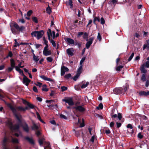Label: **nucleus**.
<instances>
[{
	"label": "nucleus",
	"mask_w": 149,
	"mask_h": 149,
	"mask_svg": "<svg viewBox=\"0 0 149 149\" xmlns=\"http://www.w3.org/2000/svg\"><path fill=\"white\" fill-rule=\"evenodd\" d=\"M73 108L75 109L77 111H79L81 112H83L85 111V109L83 105L75 106L73 107Z\"/></svg>",
	"instance_id": "1a4fd4ad"
},
{
	"label": "nucleus",
	"mask_w": 149,
	"mask_h": 149,
	"mask_svg": "<svg viewBox=\"0 0 149 149\" xmlns=\"http://www.w3.org/2000/svg\"><path fill=\"white\" fill-rule=\"evenodd\" d=\"M60 118H63L65 119H67V117L65 115H64L63 114H61L60 115Z\"/></svg>",
	"instance_id": "a18cd8bd"
},
{
	"label": "nucleus",
	"mask_w": 149,
	"mask_h": 149,
	"mask_svg": "<svg viewBox=\"0 0 149 149\" xmlns=\"http://www.w3.org/2000/svg\"><path fill=\"white\" fill-rule=\"evenodd\" d=\"M65 40L68 45H73L74 43V40L70 38H65Z\"/></svg>",
	"instance_id": "f8f14e48"
},
{
	"label": "nucleus",
	"mask_w": 149,
	"mask_h": 149,
	"mask_svg": "<svg viewBox=\"0 0 149 149\" xmlns=\"http://www.w3.org/2000/svg\"><path fill=\"white\" fill-rule=\"evenodd\" d=\"M38 126L36 124L34 123H33V125L31 127L32 129L33 130H37L38 129Z\"/></svg>",
	"instance_id": "5701e85b"
},
{
	"label": "nucleus",
	"mask_w": 149,
	"mask_h": 149,
	"mask_svg": "<svg viewBox=\"0 0 149 149\" xmlns=\"http://www.w3.org/2000/svg\"><path fill=\"white\" fill-rule=\"evenodd\" d=\"M68 71L69 69L67 67L64 65H62L61 69V76L64 75L65 72Z\"/></svg>",
	"instance_id": "6e6552de"
},
{
	"label": "nucleus",
	"mask_w": 149,
	"mask_h": 149,
	"mask_svg": "<svg viewBox=\"0 0 149 149\" xmlns=\"http://www.w3.org/2000/svg\"><path fill=\"white\" fill-rule=\"evenodd\" d=\"M7 105L12 111L15 117L18 120V123L14 125H13L12 123L9 122V125L10 129L14 131H18L19 127L22 125V121L21 119L22 116L20 114L17 113V109L19 111H24V107L21 106L18 107L17 109H15L10 104H8Z\"/></svg>",
	"instance_id": "f257e3e1"
},
{
	"label": "nucleus",
	"mask_w": 149,
	"mask_h": 149,
	"mask_svg": "<svg viewBox=\"0 0 149 149\" xmlns=\"http://www.w3.org/2000/svg\"><path fill=\"white\" fill-rule=\"evenodd\" d=\"M71 77V74H68L65 75L64 78L66 79H68Z\"/></svg>",
	"instance_id": "79ce46f5"
},
{
	"label": "nucleus",
	"mask_w": 149,
	"mask_h": 149,
	"mask_svg": "<svg viewBox=\"0 0 149 149\" xmlns=\"http://www.w3.org/2000/svg\"><path fill=\"white\" fill-rule=\"evenodd\" d=\"M8 141V139L6 136H5L2 141L3 145L4 146H6V143Z\"/></svg>",
	"instance_id": "f3484780"
},
{
	"label": "nucleus",
	"mask_w": 149,
	"mask_h": 149,
	"mask_svg": "<svg viewBox=\"0 0 149 149\" xmlns=\"http://www.w3.org/2000/svg\"><path fill=\"white\" fill-rule=\"evenodd\" d=\"M24 130L26 132H28L29 131V128L28 125L25 123L22 126Z\"/></svg>",
	"instance_id": "a211bd4d"
},
{
	"label": "nucleus",
	"mask_w": 149,
	"mask_h": 149,
	"mask_svg": "<svg viewBox=\"0 0 149 149\" xmlns=\"http://www.w3.org/2000/svg\"><path fill=\"white\" fill-rule=\"evenodd\" d=\"M72 0H69V1L68 4V5L70 6V8H72L73 7Z\"/></svg>",
	"instance_id": "f704fd0d"
},
{
	"label": "nucleus",
	"mask_w": 149,
	"mask_h": 149,
	"mask_svg": "<svg viewBox=\"0 0 149 149\" xmlns=\"http://www.w3.org/2000/svg\"><path fill=\"white\" fill-rule=\"evenodd\" d=\"M97 38L98 40H99V41H100L102 39V37L100 34L99 33H98V35L97 36Z\"/></svg>",
	"instance_id": "49530a36"
},
{
	"label": "nucleus",
	"mask_w": 149,
	"mask_h": 149,
	"mask_svg": "<svg viewBox=\"0 0 149 149\" xmlns=\"http://www.w3.org/2000/svg\"><path fill=\"white\" fill-rule=\"evenodd\" d=\"M61 89L62 91H63L66 90L67 88L66 87L63 86L61 87Z\"/></svg>",
	"instance_id": "864d4df0"
},
{
	"label": "nucleus",
	"mask_w": 149,
	"mask_h": 149,
	"mask_svg": "<svg viewBox=\"0 0 149 149\" xmlns=\"http://www.w3.org/2000/svg\"><path fill=\"white\" fill-rule=\"evenodd\" d=\"M123 87L124 91L125 92L128 88L129 86L127 84H126L124 86H123Z\"/></svg>",
	"instance_id": "c9c22d12"
},
{
	"label": "nucleus",
	"mask_w": 149,
	"mask_h": 149,
	"mask_svg": "<svg viewBox=\"0 0 149 149\" xmlns=\"http://www.w3.org/2000/svg\"><path fill=\"white\" fill-rule=\"evenodd\" d=\"M47 61L49 62H52L53 61V58L52 57H49L46 58Z\"/></svg>",
	"instance_id": "72a5a7b5"
},
{
	"label": "nucleus",
	"mask_w": 149,
	"mask_h": 149,
	"mask_svg": "<svg viewBox=\"0 0 149 149\" xmlns=\"http://www.w3.org/2000/svg\"><path fill=\"white\" fill-rule=\"evenodd\" d=\"M14 41H15V47H16L17 46H19V44L18 43V42H17V40L16 39H15Z\"/></svg>",
	"instance_id": "0e129e2a"
},
{
	"label": "nucleus",
	"mask_w": 149,
	"mask_h": 149,
	"mask_svg": "<svg viewBox=\"0 0 149 149\" xmlns=\"http://www.w3.org/2000/svg\"><path fill=\"white\" fill-rule=\"evenodd\" d=\"M145 66L147 68H149V61H147L145 64Z\"/></svg>",
	"instance_id": "bf43d9fd"
},
{
	"label": "nucleus",
	"mask_w": 149,
	"mask_h": 149,
	"mask_svg": "<svg viewBox=\"0 0 149 149\" xmlns=\"http://www.w3.org/2000/svg\"><path fill=\"white\" fill-rule=\"evenodd\" d=\"M138 138H139L140 139H142L143 137V136L142 134H141V133H139L138 135Z\"/></svg>",
	"instance_id": "5fc2aeb1"
},
{
	"label": "nucleus",
	"mask_w": 149,
	"mask_h": 149,
	"mask_svg": "<svg viewBox=\"0 0 149 149\" xmlns=\"http://www.w3.org/2000/svg\"><path fill=\"white\" fill-rule=\"evenodd\" d=\"M23 79L22 82L23 84H25L26 86H28L29 83L30 82L31 80H29L26 76L24 75Z\"/></svg>",
	"instance_id": "9d476101"
},
{
	"label": "nucleus",
	"mask_w": 149,
	"mask_h": 149,
	"mask_svg": "<svg viewBox=\"0 0 149 149\" xmlns=\"http://www.w3.org/2000/svg\"><path fill=\"white\" fill-rule=\"evenodd\" d=\"M92 44V43H91V42H90L88 41V42L86 45V49H88L89 48L90 46Z\"/></svg>",
	"instance_id": "7c9ffc66"
},
{
	"label": "nucleus",
	"mask_w": 149,
	"mask_h": 149,
	"mask_svg": "<svg viewBox=\"0 0 149 149\" xmlns=\"http://www.w3.org/2000/svg\"><path fill=\"white\" fill-rule=\"evenodd\" d=\"M24 139L31 144H34V142L32 138H29L28 136H26L24 138Z\"/></svg>",
	"instance_id": "dca6fc26"
},
{
	"label": "nucleus",
	"mask_w": 149,
	"mask_h": 149,
	"mask_svg": "<svg viewBox=\"0 0 149 149\" xmlns=\"http://www.w3.org/2000/svg\"><path fill=\"white\" fill-rule=\"evenodd\" d=\"M127 128H130L131 129H132L133 128V127L132 125L131 124H128L127 126Z\"/></svg>",
	"instance_id": "052dcab7"
},
{
	"label": "nucleus",
	"mask_w": 149,
	"mask_h": 149,
	"mask_svg": "<svg viewBox=\"0 0 149 149\" xmlns=\"http://www.w3.org/2000/svg\"><path fill=\"white\" fill-rule=\"evenodd\" d=\"M82 67V65H80V66L79 67L77 70V74H79V75H80L81 72Z\"/></svg>",
	"instance_id": "393cba45"
},
{
	"label": "nucleus",
	"mask_w": 149,
	"mask_h": 149,
	"mask_svg": "<svg viewBox=\"0 0 149 149\" xmlns=\"http://www.w3.org/2000/svg\"><path fill=\"white\" fill-rule=\"evenodd\" d=\"M113 91L115 94H120L122 93V88L121 87L116 88L113 90Z\"/></svg>",
	"instance_id": "9b49d317"
},
{
	"label": "nucleus",
	"mask_w": 149,
	"mask_h": 149,
	"mask_svg": "<svg viewBox=\"0 0 149 149\" xmlns=\"http://www.w3.org/2000/svg\"><path fill=\"white\" fill-rule=\"evenodd\" d=\"M89 84V82L88 81L86 82L85 84H83L81 86L82 88H84L86 87Z\"/></svg>",
	"instance_id": "473e14b6"
},
{
	"label": "nucleus",
	"mask_w": 149,
	"mask_h": 149,
	"mask_svg": "<svg viewBox=\"0 0 149 149\" xmlns=\"http://www.w3.org/2000/svg\"><path fill=\"white\" fill-rule=\"evenodd\" d=\"M38 142L40 146H41L42 144H44L45 146L44 147L49 148L50 147L49 143L48 142H46L45 139L43 138L40 139H39Z\"/></svg>",
	"instance_id": "7ed1b4c3"
},
{
	"label": "nucleus",
	"mask_w": 149,
	"mask_h": 149,
	"mask_svg": "<svg viewBox=\"0 0 149 149\" xmlns=\"http://www.w3.org/2000/svg\"><path fill=\"white\" fill-rule=\"evenodd\" d=\"M32 11L31 10H30L28 11L26 15L28 17H29L32 13Z\"/></svg>",
	"instance_id": "37998d69"
},
{
	"label": "nucleus",
	"mask_w": 149,
	"mask_h": 149,
	"mask_svg": "<svg viewBox=\"0 0 149 149\" xmlns=\"http://www.w3.org/2000/svg\"><path fill=\"white\" fill-rule=\"evenodd\" d=\"M82 123H81V119H79L78 120V123L79 124H80V127H82L84 126V121L83 119H82Z\"/></svg>",
	"instance_id": "b1692460"
},
{
	"label": "nucleus",
	"mask_w": 149,
	"mask_h": 149,
	"mask_svg": "<svg viewBox=\"0 0 149 149\" xmlns=\"http://www.w3.org/2000/svg\"><path fill=\"white\" fill-rule=\"evenodd\" d=\"M42 91H48V89L47 88V86L45 84L43 85L42 86Z\"/></svg>",
	"instance_id": "c85d7f7f"
},
{
	"label": "nucleus",
	"mask_w": 149,
	"mask_h": 149,
	"mask_svg": "<svg viewBox=\"0 0 149 149\" xmlns=\"http://www.w3.org/2000/svg\"><path fill=\"white\" fill-rule=\"evenodd\" d=\"M46 11L47 13L49 14H50L51 13L52 10L50 7L49 6H48V7L46 9Z\"/></svg>",
	"instance_id": "cd10ccee"
},
{
	"label": "nucleus",
	"mask_w": 149,
	"mask_h": 149,
	"mask_svg": "<svg viewBox=\"0 0 149 149\" xmlns=\"http://www.w3.org/2000/svg\"><path fill=\"white\" fill-rule=\"evenodd\" d=\"M103 106L102 104V103L100 104L99 105V106L97 107V108L99 109V108H100L101 109H102L103 108Z\"/></svg>",
	"instance_id": "3c124183"
},
{
	"label": "nucleus",
	"mask_w": 149,
	"mask_h": 149,
	"mask_svg": "<svg viewBox=\"0 0 149 149\" xmlns=\"http://www.w3.org/2000/svg\"><path fill=\"white\" fill-rule=\"evenodd\" d=\"M43 53L44 55L47 56L51 54V51L48 50L46 51H43Z\"/></svg>",
	"instance_id": "6ab92c4d"
},
{
	"label": "nucleus",
	"mask_w": 149,
	"mask_h": 149,
	"mask_svg": "<svg viewBox=\"0 0 149 149\" xmlns=\"http://www.w3.org/2000/svg\"><path fill=\"white\" fill-rule=\"evenodd\" d=\"M47 36L48 39L50 40V37H52L53 38H54L55 37V31H53L52 33L51 30L48 29V31H47Z\"/></svg>",
	"instance_id": "0eeeda50"
},
{
	"label": "nucleus",
	"mask_w": 149,
	"mask_h": 149,
	"mask_svg": "<svg viewBox=\"0 0 149 149\" xmlns=\"http://www.w3.org/2000/svg\"><path fill=\"white\" fill-rule=\"evenodd\" d=\"M27 105L31 109H33L34 107V106L32 104H31L29 102L27 103Z\"/></svg>",
	"instance_id": "a19ab883"
},
{
	"label": "nucleus",
	"mask_w": 149,
	"mask_h": 149,
	"mask_svg": "<svg viewBox=\"0 0 149 149\" xmlns=\"http://www.w3.org/2000/svg\"><path fill=\"white\" fill-rule=\"evenodd\" d=\"M79 76L80 75L79 74H76V75L73 78V80L74 81H76Z\"/></svg>",
	"instance_id": "8fccbe9b"
},
{
	"label": "nucleus",
	"mask_w": 149,
	"mask_h": 149,
	"mask_svg": "<svg viewBox=\"0 0 149 149\" xmlns=\"http://www.w3.org/2000/svg\"><path fill=\"white\" fill-rule=\"evenodd\" d=\"M101 23L102 24H103L105 23V21L103 17L101 18L100 19Z\"/></svg>",
	"instance_id": "6e6d98bb"
},
{
	"label": "nucleus",
	"mask_w": 149,
	"mask_h": 149,
	"mask_svg": "<svg viewBox=\"0 0 149 149\" xmlns=\"http://www.w3.org/2000/svg\"><path fill=\"white\" fill-rule=\"evenodd\" d=\"M96 138V136L95 135H93L92 137L91 138V139L90 140V142H91L92 143H93L94 142V140Z\"/></svg>",
	"instance_id": "c756f323"
},
{
	"label": "nucleus",
	"mask_w": 149,
	"mask_h": 149,
	"mask_svg": "<svg viewBox=\"0 0 149 149\" xmlns=\"http://www.w3.org/2000/svg\"><path fill=\"white\" fill-rule=\"evenodd\" d=\"M74 51V49L73 48H69L66 50L67 53L68 55L70 56L73 55V52Z\"/></svg>",
	"instance_id": "ddd939ff"
},
{
	"label": "nucleus",
	"mask_w": 149,
	"mask_h": 149,
	"mask_svg": "<svg viewBox=\"0 0 149 149\" xmlns=\"http://www.w3.org/2000/svg\"><path fill=\"white\" fill-rule=\"evenodd\" d=\"M40 78L42 79L43 80L46 81H52L53 80L48 77H46L44 75H40L39 76Z\"/></svg>",
	"instance_id": "4468645a"
},
{
	"label": "nucleus",
	"mask_w": 149,
	"mask_h": 149,
	"mask_svg": "<svg viewBox=\"0 0 149 149\" xmlns=\"http://www.w3.org/2000/svg\"><path fill=\"white\" fill-rule=\"evenodd\" d=\"M94 39V37H92L90 38L88 42H90L91 43H92L93 40Z\"/></svg>",
	"instance_id": "e2e57ef3"
},
{
	"label": "nucleus",
	"mask_w": 149,
	"mask_h": 149,
	"mask_svg": "<svg viewBox=\"0 0 149 149\" xmlns=\"http://www.w3.org/2000/svg\"><path fill=\"white\" fill-rule=\"evenodd\" d=\"M117 127L119 128L121 125V124L118 121L116 122Z\"/></svg>",
	"instance_id": "c03bdc74"
},
{
	"label": "nucleus",
	"mask_w": 149,
	"mask_h": 149,
	"mask_svg": "<svg viewBox=\"0 0 149 149\" xmlns=\"http://www.w3.org/2000/svg\"><path fill=\"white\" fill-rule=\"evenodd\" d=\"M11 30L13 33V34H15L17 33L15 29H14L11 28Z\"/></svg>",
	"instance_id": "69168bd1"
},
{
	"label": "nucleus",
	"mask_w": 149,
	"mask_h": 149,
	"mask_svg": "<svg viewBox=\"0 0 149 149\" xmlns=\"http://www.w3.org/2000/svg\"><path fill=\"white\" fill-rule=\"evenodd\" d=\"M62 101L65 102V103H68L70 106H72L74 104V102L72 97L68 98L67 99H64Z\"/></svg>",
	"instance_id": "423d86ee"
},
{
	"label": "nucleus",
	"mask_w": 149,
	"mask_h": 149,
	"mask_svg": "<svg viewBox=\"0 0 149 149\" xmlns=\"http://www.w3.org/2000/svg\"><path fill=\"white\" fill-rule=\"evenodd\" d=\"M33 60L36 62H38L39 60L38 56H36L34 53H33Z\"/></svg>",
	"instance_id": "412c9836"
},
{
	"label": "nucleus",
	"mask_w": 149,
	"mask_h": 149,
	"mask_svg": "<svg viewBox=\"0 0 149 149\" xmlns=\"http://www.w3.org/2000/svg\"><path fill=\"white\" fill-rule=\"evenodd\" d=\"M123 66L122 65H120L116 68V70L117 71H120V69L123 68Z\"/></svg>",
	"instance_id": "ea45409f"
},
{
	"label": "nucleus",
	"mask_w": 149,
	"mask_h": 149,
	"mask_svg": "<svg viewBox=\"0 0 149 149\" xmlns=\"http://www.w3.org/2000/svg\"><path fill=\"white\" fill-rule=\"evenodd\" d=\"M50 42L52 44L53 46L54 47H55L56 46V44L55 42L53 40H50Z\"/></svg>",
	"instance_id": "58836bf2"
},
{
	"label": "nucleus",
	"mask_w": 149,
	"mask_h": 149,
	"mask_svg": "<svg viewBox=\"0 0 149 149\" xmlns=\"http://www.w3.org/2000/svg\"><path fill=\"white\" fill-rule=\"evenodd\" d=\"M11 141L13 143H18L19 141L18 140L16 139H14L12 138L11 140Z\"/></svg>",
	"instance_id": "2f4dec72"
},
{
	"label": "nucleus",
	"mask_w": 149,
	"mask_h": 149,
	"mask_svg": "<svg viewBox=\"0 0 149 149\" xmlns=\"http://www.w3.org/2000/svg\"><path fill=\"white\" fill-rule=\"evenodd\" d=\"M36 85L39 87H40L42 85V84L39 82H37V84H36Z\"/></svg>",
	"instance_id": "774afa93"
},
{
	"label": "nucleus",
	"mask_w": 149,
	"mask_h": 149,
	"mask_svg": "<svg viewBox=\"0 0 149 149\" xmlns=\"http://www.w3.org/2000/svg\"><path fill=\"white\" fill-rule=\"evenodd\" d=\"M44 33V31L43 30L40 31H35L31 33V35L32 36L36 37L37 39L38 40L42 37Z\"/></svg>",
	"instance_id": "f03ea898"
},
{
	"label": "nucleus",
	"mask_w": 149,
	"mask_h": 149,
	"mask_svg": "<svg viewBox=\"0 0 149 149\" xmlns=\"http://www.w3.org/2000/svg\"><path fill=\"white\" fill-rule=\"evenodd\" d=\"M144 67L145 65L144 64L142 65L141 68L140 70L142 73H146L147 71L145 69Z\"/></svg>",
	"instance_id": "4be33fe9"
},
{
	"label": "nucleus",
	"mask_w": 149,
	"mask_h": 149,
	"mask_svg": "<svg viewBox=\"0 0 149 149\" xmlns=\"http://www.w3.org/2000/svg\"><path fill=\"white\" fill-rule=\"evenodd\" d=\"M19 22H21L22 24L24 23L25 22V21L23 19H19Z\"/></svg>",
	"instance_id": "338daca9"
},
{
	"label": "nucleus",
	"mask_w": 149,
	"mask_h": 149,
	"mask_svg": "<svg viewBox=\"0 0 149 149\" xmlns=\"http://www.w3.org/2000/svg\"><path fill=\"white\" fill-rule=\"evenodd\" d=\"M33 90L35 92L37 93L38 92V89L36 86H34L33 87Z\"/></svg>",
	"instance_id": "4d7b16f0"
},
{
	"label": "nucleus",
	"mask_w": 149,
	"mask_h": 149,
	"mask_svg": "<svg viewBox=\"0 0 149 149\" xmlns=\"http://www.w3.org/2000/svg\"><path fill=\"white\" fill-rule=\"evenodd\" d=\"M10 61V65L11 67L13 68L15 67V63L14 60L13 59H11Z\"/></svg>",
	"instance_id": "bb28decb"
},
{
	"label": "nucleus",
	"mask_w": 149,
	"mask_h": 149,
	"mask_svg": "<svg viewBox=\"0 0 149 149\" xmlns=\"http://www.w3.org/2000/svg\"><path fill=\"white\" fill-rule=\"evenodd\" d=\"M15 68L16 70L19 72L21 75L22 76H24V74H23V71L20 69V68H18V66H16Z\"/></svg>",
	"instance_id": "aec40b11"
},
{
	"label": "nucleus",
	"mask_w": 149,
	"mask_h": 149,
	"mask_svg": "<svg viewBox=\"0 0 149 149\" xmlns=\"http://www.w3.org/2000/svg\"><path fill=\"white\" fill-rule=\"evenodd\" d=\"M100 18L98 17H95L94 19V23H95V22L96 21L99 22L100 21Z\"/></svg>",
	"instance_id": "09e8293b"
},
{
	"label": "nucleus",
	"mask_w": 149,
	"mask_h": 149,
	"mask_svg": "<svg viewBox=\"0 0 149 149\" xmlns=\"http://www.w3.org/2000/svg\"><path fill=\"white\" fill-rule=\"evenodd\" d=\"M141 80L143 81H146V77L145 74H142L141 78Z\"/></svg>",
	"instance_id": "de8ad7c7"
},
{
	"label": "nucleus",
	"mask_w": 149,
	"mask_h": 149,
	"mask_svg": "<svg viewBox=\"0 0 149 149\" xmlns=\"http://www.w3.org/2000/svg\"><path fill=\"white\" fill-rule=\"evenodd\" d=\"M111 116L113 120L115 121H116V120H118L119 121L122 118V114L120 113H118V116L116 114L114 115L111 114Z\"/></svg>",
	"instance_id": "20e7f679"
},
{
	"label": "nucleus",
	"mask_w": 149,
	"mask_h": 149,
	"mask_svg": "<svg viewBox=\"0 0 149 149\" xmlns=\"http://www.w3.org/2000/svg\"><path fill=\"white\" fill-rule=\"evenodd\" d=\"M13 26L16 29L19 30V31L21 32H22L25 30V27L22 26L20 27L16 23H15Z\"/></svg>",
	"instance_id": "39448f33"
},
{
	"label": "nucleus",
	"mask_w": 149,
	"mask_h": 149,
	"mask_svg": "<svg viewBox=\"0 0 149 149\" xmlns=\"http://www.w3.org/2000/svg\"><path fill=\"white\" fill-rule=\"evenodd\" d=\"M32 19L33 21L36 23H38V20L36 17H33L32 18Z\"/></svg>",
	"instance_id": "e433bc0d"
},
{
	"label": "nucleus",
	"mask_w": 149,
	"mask_h": 149,
	"mask_svg": "<svg viewBox=\"0 0 149 149\" xmlns=\"http://www.w3.org/2000/svg\"><path fill=\"white\" fill-rule=\"evenodd\" d=\"M147 44L144 45L143 47V49L144 50L146 48H147L149 49V40H147Z\"/></svg>",
	"instance_id": "a878e982"
},
{
	"label": "nucleus",
	"mask_w": 149,
	"mask_h": 149,
	"mask_svg": "<svg viewBox=\"0 0 149 149\" xmlns=\"http://www.w3.org/2000/svg\"><path fill=\"white\" fill-rule=\"evenodd\" d=\"M134 52H133L132 54H131V55H130V57L128 59V61H130L132 60V58H133V57L134 56Z\"/></svg>",
	"instance_id": "4c0bfd02"
},
{
	"label": "nucleus",
	"mask_w": 149,
	"mask_h": 149,
	"mask_svg": "<svg viewBox=\"0 0 149 149\" xmlns=\"http://www.w3.org/2000/svg\"><path fill=\"white\" fill-rule=\"evenodd\" d=\"M14 68H13V67H9L8 68V71L9 72H11L13 69Z\"/></svg>",
	"instance_id": "680f3d73"
},
{
	"label": "nucleus",
	"mask_w": 149,
	"mask_h": 149,
	"mask_svg": "<svg viewBox=\"0 0 149 149\" xmlns=\"http://www.w3.org/2000/svg\"><path fill=\"white\" fill-rule=\"evenodd\" d=\"M139 95L140 96L148 95H149V91L147 92H145L143 91H141L139 93Z\"/></svg>",
	"instance_id": "2eb2a0df"
},
{
	"label": "nucleus",
	"mask_w": 149,
	"mask_h": 149,
	"mask_svg": "<svg viewBox=\"0 0 149 149\" xmlns=\"http://www.w3.org/2000/svg\"><path fill=\"white\" fill-rule=\"evenodd\" d=\"M75 134L76 136H79L80 133V131H76L75 132Z\"/></svg>",
	"instance_id": "13d9d810"
},
{
	"label": "nucleus",
	"mask_w": 149,
	"mask_h": 149,
	"mask_svg": "<svg viewBox=\"0 0 149 149\" xmlns=\"http://www.w3.org/2000/svg\"><path fill=\"white\" fill-rule=\"evenodd\" d=\"M85 59V57H83L82 58V59H81V61H80V65H82V64L83 63V62L84 61Z\"/></svg>",
	"instance_id": "603ef678"
}]
</instances>
